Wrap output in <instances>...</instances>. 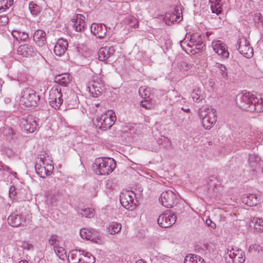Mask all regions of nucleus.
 <instances>
[{"label": "nucleus", "instance_id": "obj_1", "mask_svg": "<svg viewBox=\"0 0 263 263\" xmlns=\"http://www.w3.org/2000/svg\"><path fill=\"white\" fill-rule=\"evenodd\" d=\"M237 105L243 110L250 112L263 111V95L255 96L250 92L238 94L236 98Z\"/></svg>", "mask_w": 263, "mask_h": 263}, {"label": "nucleus", "instance_id": "obj_2", "mask_svg": "<svg viewBox=\"0 0 263 263\" xmlns=\"http://www.w3.org/2000/svg\"><path fill=\"white\" fill-rule=\"evenodd\" d=\"M116 167L115 160L109 157L97 158L92 164V170L98 175H108L113 172Z\"/></svg>", "mask_w": 263, "mask_h": 263}, {"label": "nucleus", "instance_id": "obj_3", "mask_svg": "<svg viewBox=\"0 0 263 263\" xmlns=\"http://www.w3.org/2000/svg\"><path fill=\"white\" fill-rule=\"evenodd\" d=\"M199 117L202 126L206 129L213 127L217 121V112L214 108H201L199 110Z\"/></svg>", "mask_w": 263, "mask_h": 263}, {"label": "nucleus", "instance_id": "obj_4", "mask_svg": "<svg viewBox=\"0 0 263 263\" xmlns=\"http://www.w3.org/2000/svg\"><path fill=\"white\" fill-rule=\"evenodd\" d=\"M116 117L112 110H108L105 113L98 117L94 122V124L99 129L106 130L115 123Z\"/></svg>", "mask_w": 263, "mask_h": 263}, {"label": "nucleus", "instance_id": "obj_5", "mask_svg": "<svg viewBox=\"0 0 263 263\" xmlns=\"http://www.w3.org/2000/svg\"><path fill=\"white\" fill-rule=\"evenodd\" d=\"M39 100V95L31 88H25L22 92L20 101L21 103H24L26 106L35 107Z\"/></svg>", "mask_w": 263, "mask_h": 263}, {"label": "nucleus", "instance_id": "obj_6", "mask_svg": "<svg viewBox=\"0 0 263 263\" xmlns=\"http://www.w3.org/2000/svg\"><path fill=\"white\" fill-rule=\"evenodd\" d=\"M224 259L226 263H243L245 260L244 252L236 248L228 249L224 254Z\"/></svg>", "mask_w": 263, "mask_h": 263}, {"label": "nucleus", "instance_id": "obj_7", "mask_svg": "<svg viewBox=\"0 0 263 263\" xmlns=\"http://www.w3.org/2000/svg\"><path fill=\"white\" fill-rule=\"evenodd\" d=\"M238 49L240 54L247 58H251L253 55V49L247 38L240 36L237 42Z\"/></svg>", "mask_w": 263, "mask_h": 263}, {"label": "nucleus", "instance_id": "obj_8", "mask_svg": "<svg viewBox=\"0 0 263 263\" xmlns=\"http://www.w3.org/2000/svg\"><path fill=\"white\" fill-rule=\"evenodd\" d=\"M176 194L172 191L167 190L161 194L159 201L162 205L166 208H172L177 202Z\"/></svg>", "mask_w": 263, "mask_h": 263}, {"label": "nucleus", "instance_id": "obj_9", "mask_svg": "<svg viewBox=\"0 0 263 263\" xmlns=\"http://www.w3.org/2000/svg\"><path fill=\"white\" fill-rule=\"evenodd\" d=\"M176 221V215L170 211H166L161 214L157 219L158 224L164 228L170 227L175 223Z\"/></svg>", "mask_w": 263, "mask_h": 263}, {"label": "nucleus", "instance_id": "obj_10", "mask_svg": "<svg viewBox=\"0 0 263 263\" xmlns=\"http://www.w3.org/2000/svg\"><path fill=\"white\" fill-rule=\"evenodd\" d=\"M80 236L83 239L98 243L100 241L99 232L93 228H82L80 230Z\"/></svg>", "mask_w": 263, "mask_h": 263}, {"label": "nucleus", "instance_id": "obj_11", "mask_svg": "<svg viewBox=\"0 0 263 263\" xmlns=\"http://www.w3.org/2000/svg\"><path fill=\"white\" fill-rule=\"evenodd\" d=\"M47 167V171H52L53 164L51 156L46 151L41 152L36 159V163Z\"/></svg>", "mask_w": 263, "mask_h": 263}, {"label": "nucleus", "instance_id": "obj_12", "mask_svg": "<svg viewBox=\"0 0 263 263\" xmlns=\"http://www.w3.org/2000/svg\"><path fill=\"white\" fill-rule=\"evenodd\" d=\"M65 102L68 109L76 108L79 104V99L74 91L68 90L64 93Z\"/></svg>", "mask_w": 263, "mask_h": 263}, {"label": "nucleus", "instance_id": "obj_13", "mask_svg": "<svg viewBox=\"0 0 263 263\" xmlns=\"http://www.w3.org/2000/svg\"><path fill=\"white\" fill-rule=\"evenodd\" d=\"M135 194L133 192L125 191L122 193L120 196V201L121 205L126 209L134 208V199Z\"/></svg>", "mask_w": 263, "mask_h": 263}, {"label": "nucleus", "instance_id": "obj_14", "mask_svg": "<svg viewBox=\"0 0 263 263\" xmlns=\"http://www.w3.org/2000/svg\"><path fill=\"white\" fill-rule=\"evenodd\" d=\"M20 126L26 133H32L36 130L37 125L33 118L28 117L21 120Z\"/></svg>", "mask_w": 263, "mask_h": 263}, {"label": "nucleus", "instance_id": "obj_15", "mask_svg": "<svg viewBox=\"0 0 263 263\" xmlns=\"http://www.w3.org/2000/svg\"><path fill=\"white\" fill-rule=\"evenodd\" d=\"M213 50L222 58L228 59L229 57V52L228 51L226 44L220 40H215L212 43Z\"/></svg>", "mask_w": 263, "mask_h": 263}, {"label": "nucleus", "instance_id": "obj_16", "mask_svg": "<svg viewBox=\"0 0 263 263\" xmlns=\"http://www.w3.org/2000/svg\"><path fill=\"white\" fill-rule=\"evenodd\" d=\"M36 53L37 51L34 47L28 44L21 45L17 49V53L23 57H33L36 55Z\"/></svg>", "mask_w": 263, "mask_h": 263}, {"label": "nucleus", "instance_id": "obj_17", "mask_svg": "<svg viewBox=\"0 0 263 263\" xmlns=\"http://www.w3.org/2000/svg\"><path fill=\"white\" fill-rule=\"evenodd\" d=\"M85 16L81 14H76L73 16L71 20L73 23L72 26L76 31L81 32L84 30L85 27Z\"/></svg>", "mask_w": 263, "mask_h": 263}, {"label": "nucleus", "instance_id": "obj_18", "mask_svg": "<svg viewBox=\"0 0 263 263\" xmlns=\"http://www.w3.org/2000/svg\"><path fill=\"white\" fill-rule=\"evenodd\" d=\"M116 49L114 46L101 48L98 52V58L100 61L106 62L108 59L112 56Z\"/></svg>", "mask_w": 263, "mask_h": 263}, {"label": "nucleus", "instance_id": "obj_19", "mask_svg": "<svg viewBox=\"0 0 263 263\" xmlns=\"http://www.w3.org/2000/svg\"><path fill=\"white\" fill-rule=\"evenodd\" d=\"M90 30L94 35L100 39L103 38L107 32L106 26L102 24L93 23L90 26Z\"/></svg>", "mask_w": 263, "mask_h": 263}, {"label": "nucleus", "instance_id": "obj_20", "mask_svg": "<svg viewBox=\"0 0 263 263\" xmlns=\"http://www.w3.org/2000/svg\"><path fill=\"white\" fill-rule=\"evenodd\" d=\"M203 35L198 33H195L190 35L189 43H187L189 47L196 46V48H202Z\"/></svg>", "mask_w": 263, "mask_h": 263}, {"label": "nucleus", "instance_id": "obj_21", "mask_svg": "<svg viewBox=\"0 0 263 263\" xmlns=\"http://www.w3.org/2000/svg\"><path fill=\"white\" fill-rule=\"evenodd\" d=\"M68 46V43L67 40L63 39H59L54 47V53L59 57L62 56L67 50Z\"/></svg>", "mask_w": 263, "mask_h": 263}, {"label": "nucleus", "instance_id": "obj_22", "mask_svg": "<svg viewBox=\"0 0 263 263\" xmlns=\"http://www.w3.org/2000/svg\"><path fill=\"white\" fill-rule=\"evenodd\" d=\"M33 39L37 46L43 47L47 43L46 33L42 30H36L33 35Z\"/></svg>", "mask_w": 263, "mask_h": 263}, {"label": "nucleus", "instance_id": "obj_23", "mask_svg": "<svg viewBox=\"0 0 263 263\" xmlns=\"http://www.w3.org/2000/svg\"><path fill=\"white\" fill-rule=\"evenodd\" d=\"M9 224L13 227H17L21 225L23 222L22 216L17 211L12 213L7 219Z\"/></svg>", "mask_w": 263, "mask_h": 263}, {"label": "nucleus", "instance_id": "obj_24", "mask_svg": "<svg viewBox=\"0 0 263 263\" xmlns=\"http://www.w3.org/2000/svg\"><path fill=\"white\" fill-rule=\"evenodd\" d=\"M258 201V197L255 194L243 195L242 197V202L250 206L256 205Z\"/></svg>", "mask_w": 263, "mask_h": 263}, {"label": "nucleus", "instance_id": "obj_25", "mask_svg": "<svg viewBox=\"0 0 263 263\" xmlns=\"http://www.w3.org/2000/svg\"><path fill=\"white\" fill-rule=\"evenodd\" d=\"M72 77L69 73H64L57 76L55 82L62 86H67L72 82Z\"/></svg>", "mask_w": 263, "mask_h": 263}, {"label": "nucleus", "instance_id": "obj_26", "mask_svg": "<svg viewBox=\"0 0 263 263\" xmlns=\"http://www.w3.org/2000/svg\"><path fill=\"white\" fill-rule=\"evenodd\" d=\"M82 251L78 250H72L69 252L68 260L69 263H79L81 262Z\"/></svg>", "mask_w": 263, "mask_h": 263}, {"label": "nucleus", "instance_id": "obj_27", "mask_svg": "<svg viewBox=\"0 0 263 263\" xmlns=\"http://www.w3.org/2000/svg\"><path fill=\"white\" fill-rule=\"evenodd\" d=\"M96 84H99V82L93 81L88 87L89 92L93 97H97L101 94L102 87H103V85H99L98 87H97Z\"/></svg>", "mask_w": 263, "mask_h": 263}, {"label": "nucleus", "instance_id": "obj_28", "mask_svg": "<svg viewBox=\"0 0 263 263\" xmlns=\"http://www.w3.org/2000/svg\"><path fill=\"white\" fill-rule=\"evenodd\" d=\"M191 96L194 102L199 103L204 99V93L200 88L196 87L193 89Z\"/></svg>", "mask_w": 263, "mask_h": 263}, {"label": "nucleus", "instance_id": "obj_29", "mask_svg": "<svg viewBox=\"0 0 263 263\" xmlns=\"http://www.w3.org/2000/svg\"><path fill=\"white\" fill-rule=\"evenodd\" d=\"M184 263H205L204 260L200 256L194 254H187L184 258Z\"/></svg>", "mask_w": 263, "mask_h": 263}, {"label": "nucleus", "instance_id": "obj_30", "mask_svg": "<svg viewBox=\"0 0 263 263\" xmlns=\"http://www.w3.org/2000/svg\"><path fill=\"white\" fill-rule=\"evenodd\" d=\"M122 226L120 223L116 222H111L107 227V232L111 235H114L118 233L121 229Z\"/></svg>", "mask_w": 263, "mask_h": 263}, {"label": "nucleus", "instance_id": "obj_31", "mask_svg": "<svg viewBox=\"0 0 263 263\" xmlns=\"http://www.w3.org/2000/svg\"><path fill=\"white\" fill-rule=\"evenodd\" d=\"M177 67L181 71L186 72L185 74L187 76L191 72V69L193 68V65L181 61L177 63Z\"/></svg>", "mask_w": 263, "mask_h": 263}, {"label": "nucleus", "instance_id": "obj_32", "mask_svg": "<svg viewBox=\"0 0 263 263\" xmlns=\"http://www.w3.org/2000/svg\"><path fill=\"white\" fill-rule=\"evenodd\" d=\"M35 170L36 173L42 178H45L49 175L52 171H47V167L41 165L40 164H35Z\"/></svg>", "mask_w": 263, "mask_h": 263}, {"label": "nucleus", "instance_id": "obj_33", "mask_svg": "<svg viewBox=\"0 0 263 263\" xmlns=\"http://www.w3.org/2000/svg\"><path fill=\"white\" fill-rule=\"evenodd\" d=\"M61 88L59 86H53L49 91V99H55V98H62L63 95Z\"/></svg>", "mask_w": 263, "mask_h": 263}, {"label": "nucleus", "instance_id": "obj_34", "mask_svg": "<svg viewBox=\"0 0 263 263\" xmlns=\"http://www.w3.org/2000/svg\"><path fill=\"white\" fill-rule=\"evenodd\" d=\"M211 3V8L213 13H216L217 15L220 14L222 11V5L221 4L220 0H213V1H210Z\"/></svg>", "mask_w": 263, "mask_h": 263}, {"label": "nucleus", "instance_id": "obj_35", "mask_svg": "<svg viewBox=\"0 0 263 263\" xmlns=\"http://www.w3.org/2000/svg\"><path fill=\"white\" fill-rule=\"evenodd\" d=\"M250 222L253 224L254 228L257 231H263V220L257 217L250 219Z\"/></svg>", "mask_w": 263, "mask_h": 263}, {"label": "nucleus", "instance_id": "obj_36", "mask_svg": "<svg viewBox=\"0 0 263 263\" xmlns=\"http://www.w3.org/2000/svg\"><path fill=\"white\" fill-rule=\"evenodd\" d=\"M215 66L217 69V73L220 75L222 78L228 79V75L226 67L219 63H216Z\"/></svg>", "mask_w": 263, "mask_h": 263}, {"label": "nucleus", "instance_id": "obj_37", "mask_svg": "<svg viewBox=\"0 0 263 263\" xmlns=\"http://www.w3.org/2000/svg\"><path fill=\"white\" fill-rule=\"evenodd\" d=\"M12 35L17 40L25 41L28 39V34L26 32L20 30H13L12 31Z\"/></svg>", "mask_w": 263, "mask_h": 263}, {"label": "nucleus", "instance_id": "obj_38", "mask_svg": "<svg viewBox=\"0 0 263 263\" xmlns=\"http://www.w3.org/2000/svg\"><path fill=\"white\" fill-rule=\"evenodd\" d=\"M96 261L95 257L88 252H85L82 251V263H95Z\"/></svg>", "mask_w": 263, "mask_h": 263}, {"label": "nucleus", "instance_id": "obj_39", "mask_svg": "<svg viewBox=\"0 0 263 263\" xmlns=\"http://www.w3.org/2000/svg\"><path fill=\"white\" fill-rule=\"evenodd\" d=\"M140 96L144 99L149 100L152 101L153 94L151 93L150 88H143L140 87L139 90Z\"/></svg>", "mask_w": 263, "mask_h": 263}, {"label": "nucleus", "instance_id": "obj_40", "mask_svg": "<svg viewBox=\"0 0 263 263\" xmlns=\"http://www.w3.org/2000/svg\"><path fill=\"white\" fill-rule=\"evenodd\" d=\"M260 160V158L258 155L256 154L250 155L249 158V163L250 167L253 169H255L259 162Z\"/></svg>", "mask_w": 263, "mask_h": 263}, {"label": "nucleus", "instance_id": "obj_41", "mask_svg": "<svg viewBox=\"0 0 263 263\" xmlns=\"http://www.w3.org/2000/svg\"><path fill=\"white\" fill-rule=\"evenodd\" d=\"M54 250L57 255L61 259L64 260L67 257L66 252L64 248L60 246H56Z\"/></svg>", "mask_w": 263, "mask_h": 263}, {"label": "nucleus", "instance_id": "obj_42", "mask_svg": "<svg viewBox=\"0 0 263 263\" xmlns=\"http://www.w3.org/2000/svg\"><path fill=\"white\" fill-rule=\"evenodd\" d=\"M50 105L54 109H58L63 102L62 98H55V99H48Z\"/></svg>", "mask_w": 263, "mask_h": 263}, {"label": "nucleus", "instance_id": "obj_43", "mask_svg": "<svg viewBox=\"0 0 263 263\" xmlns=\"http://www.w3.org/2000/svg\"><path fill=\"white\" fill-rule=\"evenodd\" d=\"M155 258L157 263H170L172 260L170 256L161 253H158Z\"/></svg>", "mask_w": 263, "mask_h": 263}, {"label": "nucleus", "instance_id": "obj_44", "mask_svg": "<svg viewBox=\"0 0 263 263\" xmlns=\"http://www.w3.org/2000/svg\"><path fill=\"white\" fill-rule=\"evenodd\" d=\"M13 3V0H2L0 1V11L4 12Z\"/></svg>", "mask_w": 263, "mask_h": 263}, {"label": "nucleus", "instance_id": "obj_45", "mask_svg": "<svg viewBox=\"0 0 263 263\" xmlns=\"http://www.w3.org/2000/svg\"><path fill=\"white\" fill-rule=\"evenodd\" d=\"M29 9L31 13L33 15H37L40 12V7L33 2H31L29 5Z\"/></svg>", "mask_w": 263, "mask_h": 263}, {"label": "nucleus", "instance_id": "obj_46", "mask_svg": "<svg viewBox=\"0 0 263 263\" xmlns=\"http://www.w3.org/2000/svg\"><path fill=\"white\" fill-rule=\"evenodd\" d=\"M49 243L53 246L54 248L56 247V246H60L61 241L59 237L56 235H52L50 236L49 239Z\"/></svg>", "mask_w": 263, "mask_h": 263}, {"label": "nucleus", "instance_id": "obj_47", "mask_svg": "<svg viewBox=\"0 0 263 263\" xmlns=\"http://www.w3.org/2000/svg\"><path fill=\"white\" fill-rule=\"evenodd\" d=\"M249 251L250 252H252L253 251L255 252H257L258 253H260L263 251V248L259 245L253 244L250 246Z\"/></svg>", "mask_w": 263, "mask_h": 263}, {"label": "nucleus", "instance_id": "obj_48", "mask_svg": "<svg viewBox=\"0 0 263 263\" xmlns=\"http://www.w3.org/2000/svg\"><path fill=\"white\" fill-rule=\"evenodd\" d=\"M93 210L91 209H85L83 210L81 214L86 218H90L93 215Z\"/></svg>", "mask_w": 263, "mask_h": 263}, {"label": "nucleus", "instance_id": "obj_49", "mask_svg": "<svg viewBox=\"0 0 263 263\" xmlns=\"http://www.w3.org/2000/svg\"><path fill=\"white\" fill-rule=\"evenodd\" d=\"M151 101H149V100L144 99L140 102V105L141 106L146 109H149L151 108L152 105V103H151Z\"/></svg>", "mask_w": 263, "mask_h": 263}, {"label": "nucleus", "instance_id": "obj_50", "mask_svg": "<svg viewBox=\"0 0 263 263\" xmlns=\"http://www.w3.org/2000/svg\"><path fill=\"white\" fill-rule=\"evenodd\" d=\"M21 247L27 250H33L34 248L33 246L27 241H23L21 243Z\"/></svg>", "mask_w": 263, "mask_h": 263}, {"label": "nucleus", "instance_id": "obj_51", "mask_svg": "<svg viewBox=\"0 0 263 263\" xmlns=\"http://www.w3.org/2000/svg\"><path fill=\"white\" fill-rule=\"evenodd\" d=\"M8 21L9 18L7 16L4 15L0 17V24L2 25H6L8 24Z\"/></svg>", "mask_w": 263, "mask_h": 263}, {"label": "nucleus", "instance_id": "obj_52", "mask_svg": "<svg viewBox=\"0 0 263 263\" xmlns=\"http://www.w3.org/2000/svg\"><path fill=\"white\" fill-rule=\"evenodd\" d=\"M162 142H164L166 143V144L164 145V146H167L168 145L170 144V143H171V141H170V140L167 138H166L164 137L161 138L159 140V144H160V143L161 144Z\"/></svg>", "mask_w": 263, "mask_h": 263}, {"label": "nucleus", "instance_id": "obj_53", "mask_svg": "<svg viewBox=\"0 0 263 263\" xmlns=\"http://www.w3.org/2000/svg\"><path fill=\"white\" fill-rule=\"evenodd\" d=\"M262 16L260 13L257 12L255 14V15H254L255 22H261V21L262 22Z\"/></svg>", "mask_w": 263, "mask_h": 263}, {"label": "nucleus", "instance_id": "obj_54", "mask_svg": "<svg viewBox=\"0 0 263 263\" xmlns=\"http://www.w3.org/2000/svg\"><path fill=\"white\" fill-rule=\"evenodd\" d=\"M206 224L208 226L211 227L213 229H215L216 228V224L213 222L211 219H209L206 220Z\"/></svg>", "mask_w": 263, "mask_h": 263}, {"label": "nucleus", "instance_id": "obj_55", "mask_svg": "<svg viewBox=\"0 0 263 263\" xmlns=\"http://www.w3.org/2000/svg\"><path fill=\"white\" fill-rule=\"evenodd\" d=\"M16 194L15 188L14 186H11L9 190V195L11 198L14 197Z\"/></svg>", "mask_w": 263, "mask_h": 263}, {"label": "nucleus", "instance_id": "obj_56", "mask_svg": "<svg viewBox=\"0 0 263 263\" xmlns=\"http://www.w3.org/2000/svg\"><path fill=\"white\" fill-rule=\"evenodd\" d=\"M189 38V37H187V35H186V36H185V39H184L183 40H181V41H180V46H181L182 47V44H183V43H184V42H186V41H185L186 39H188Z\"/></svg>", "mask_w": 263, "mask_h": 263}, {"label": "nucleus", "instance_id": "obj_57", "mask_svg": "<svg viewBox=\"0 0 263 263\" xmlns=\"http://www.w3.org/2000/svg\"><path fill=\"white\" fill-rule=\"evenodd\" d=\"M5 102L6 104H8L11 102V99L9 98H6L5 99Z\"/></svg>", "mask_w": 263, "mask_h": 263}, {"label": "nucleus", "instance_id": "obj_58", "mask_svg": "<svg viewBox=\"0 0 263 263\" xmlns=\"http://www.w3.org/2000/svg\"><path fill=\"white\" fill-rule=\"evenodd\" d=\"M136 263H146V262L144 261L143 260L141 259V260H138V261H137L136 262Z\"/></svg>", "mask_w": 263, "mask_h": 263}, {"label": "nucleus", "instance_id": "obj_59", "mask_svg": "<svg viewBox=\"0 0 263 263\" xmlns=\"http://www.w3.org/2000/svg\"><path fill=\"white\" fill-rule=\"evenodd\" d=\"M20 263H28V262L26 260H21Z\"/></svg>", "mask_w": 263, "mask_h": 263}, {"label": "nucleus", "instance_id": "obj_60", "mask_svg": "<svg viewBox=\"0 0 263 263\" xmlns=\"http://www.w3.org/2000/svg\"><path fill=\"white\" fill-rule=\"evenodd\" d=\"M176 21H178L180 19V16H176Z\"/></svg>", "mask_w": 263, "mask_h": 263}, {"label": "nucleus", "instance_id": "obj_61", "mask_svg": "<svg viewBox=\"0 0 263 263\" xmlns=\"http://www.w3.org/2000/svg\"><path fill=\"white\" fill-rule=\"evenodd\" d=\"M260 40H261V41L263 42V34H262V35L261 36Z\"/></svg>", "mask_w": 263, "mask_h": 263}, {"label": "nucleus", "instance_id": "obj_62", "mask_svg": "<svg viewBox=\"0 0 263 263\" xmlns=\"http://www.w3.org/2000/svg\"><path fill=\"white\" fill-rule=\"evenodd\" d=\"M99 85H103V84L102 83H99V84H96V86L98 87L99 86Z\"/></svg>", "mask_w": 263, "mask_h": 263}, {"label": "nucleus", "instance_id": "obj_63", "mask_svg": "<svg viewBox=\"0 0 263 263\" xmlns=\"http://www.w3.org/2000/svg\"><path fill=\"white\" fill-rule=\"evenodd\" d=\"M95 106H96L97 107H98L99 106V104H98H98H95Z\"/></svg>", "mask_w": 263, "mask_h": 263}, {"label": "nucleus", "instance_id": "obj_64", "mask_svg": "<svg viewBox=\"0 0 263 263\" xmlns=\"http://www.w3.org/2000/svg\"><path fill=\"white\" fill-rule=\"evenodd\" d=\"M138 24H136V25H134L133 26V27H138Z\"/></svg>", "mask_w": 263, "mask_h": 263}]
</instances>
